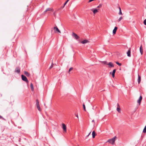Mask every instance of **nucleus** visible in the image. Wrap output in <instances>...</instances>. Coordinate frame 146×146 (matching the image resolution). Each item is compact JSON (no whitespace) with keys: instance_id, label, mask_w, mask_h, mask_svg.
Here are the masks:
<instances>
[{"instance_id":"nucleus-9","label":"nucleus","mask_w":146,"mask_h":146,"mask_svg":"<svg viewBox=\"0 0 146 146\" xmlns=\"http://www.w3.org/2000/svg\"><path fill=\"white\" fill-rule=\"evenodd\" d=\"M127 56L129 57L131 56V48H129L127 52Z\"/></svg>"},{"instance_id":"nucleus-19","label":"nucleus","mask_w":146,"mask_h":146,"mask_svg":"<svg viewBox=\"0 0 146 146\" xmlns=\"http://www.w3.org/2000/svg\"><path fill=\"white\" fill-rule=\"evenodd\" d=\"M117 110L119 113L121 112V110L119 107H117Z\"/></svg>"},{"instance_id":"nucleus-6","label":"nucleus","mask_w":146,"mask_h":146,"mask_svg":"<svg viewBox=\"0 0 146 146\" xmlns=\"http://www.w3.org/2000/svg\"><path fill=\"white\" fill-rule=\"evenodd\" d=\"M142 99V97L141 96H140V97L138 99V100L137 101V102L139 104V105L141 102V101Z\"/></svg>"},{"instance_id":"nucleus-34","label":"nucleus","mask_w":146,"mask_h":146,"mask_svg":"<svg viewBox=\"0 0 146 146\" xmlns=\"http://www.w3.org/2000/svg\"><path fill=\"white\" fill-rule=\"evenodd\" d=\"M78 118V115L77 114H76L75 115Z\"/></svg>"},{"instance_id":"nucleus-26","label":"nucleus","mask_w":146,"mask_h":146,"mask_svg":"<svg viewBox=\"0 0 146 146\" xmlns=\"http://www.w3.org/2000/svg\"><path fill=\"white\" fill-rule=\"evenodd\" d=\"M116 63L119 66H121V63H119V62H116Z\"/></svg>"},{"instance_id":"nucleus-31","label":"nucleus","mask_w":146,"mask_h":146,"mask_svg":"<svg viewBox=\"0 0 146 146\" xmlns=\"http://www.w3.org/2000/svg\"><path fill=\"white\" fill-rule=\"evenodd\" d=\"M107 62L106 61H104L102 62V63L104 64H107Z\"/></svg>"},{"instance_id":"nucleus-15","label":"nucleus","mask_w":146,"mask_h":146,"mask_svg":"<svg viewBox=\"0 0 146 146\" xmlns=\"http://www.w3.org/2000/svg\"><path fill=\"white\" fill-rule=\"evenodd\" d=\"M116 69H115L113 70V71L112 75V76L113 77V78H114L115 76V74L116 72Z\"/></svg>"},{"instance_id":"nucleus-1","label":"nucleus","mask_w":146,"mask_h":146,"mask_svg":"<svg viewBox=\"0 0 146 146\" xmlns=\"http://www.w3.org/2000/svg\"><path fill=\"white\" fill-rule=\"evenodd\" d=\"M116 139V136H115L113 138L108 139L107 141V142L112 144H113Z\"/></svg>"},{"instance_id":"nucleus-37","label":"nucleus","mask_w":146,"mask_h":146,"mask_svg":"<svg viewBox=\"0 0 146 146\" xmlns=\"http://www.w3.org/2000/svg\"><path fill=\"white\" fill-rule=\"evenodd\" d=\"M91 131L89 133V134H88V135H87V137L91 133Z\"/></svg>"},{"instance_id":"nucleus-20","label":"nucleus","mask_w":146,"mask_h":146,"mask_svg":"<svg viewBox=\"0 0 146 146\" xmlns=\"http://www.w3.org/2000/svg\"><path fill=\"white\" fill-rule=\"evenodd\" d=\"M119 15H122V13L121 12V8H120V7H119Z\"/></svg>"},{"instance_id":"nucleus-35","label":"nucleus","mask_w":146,"mask_h":146,"mask_svg":"<svg viewBox=\"0 0 146 146\" xmlns=\"http://www.w3.org/2000/svg\"><path fill=\"white\" fill-rule=\"evenodd\" d=\"M94 0H89V2H90L92 1H93Z\"/></svg>"},{"instance_id":"nucleus-3","label":"nucleus","mask_w":146,"mask_h":146,"mask_svg":"<svg viewBox=\"0 0 146 146\" xmlns=\"http://www.w3.org/2000/svg\"><path fill=\"white\" fill-rule=\"evenodd\" d=\"M53 29L54 30V32L55 33H61L60 31L58 29L56 26L54 27Z\"/></svg>"},{"instance_id":"nucleus-27","label":"nucleus","mask_w":146,"mask_h":146,"mask_svg":"<svg viewBox=\"0 0 146 146\" xmlns=\"http://www.w3.org/2000/svg\"><path fill=\"white\" fill-rule=\"evenodd\" d=\"M83 108H84V111H86V107H85V105L84 104H83Z\"/></svg>"},{"instance_id":"nucleus-29","label":"nucleus","mask_w":146,"mask_h":146,"mask_svg":"<svg viewBox=\"0 0 146 146\" xmlns=\"http://www.w3.org/2000/svg\"><path fill=\"white\" fill-rule=\"evenodd\" d=\"M122 19V17H121L118 19V21L119 22Z\"/></svg>"},{"instance_id":"nucleus-4","label":"nucleus","mask_w":146,"mask_h":146,"mask_svg":"<svg viewBox=\"0 0 146 146\" xmlns=\"http://www.w3.org/2000/svg\"><path fill=\"white\" fill-rule=\"evenodd\" d=\"M72 36L76 39H78L80 38L79 37L77 34L74 33H72Z\"/></svg>"},{"instance_id":"nucleus-8","label":"nucleus","mask_w":146,"mask_h":146,"mask_svg":"<svg viewBox=\"0 0 146 146\" xmlns=\"http://www.w3.org/2000/svg\"><path fill=\"white\" fill-rule=\"evenodd\" d=\"M62 127L64 131L66 132V126L65 124L64 123L62 124Z\"/></svg>"},{"instance_id":"nucleus-2","label":"nucleus","mask_w":146,"mask_h":146,"mask_svg":"<svg viewBox=\"0 0 146 146\" xmlns=\"http://www.w3.org/2000/svg\"><path fill=\"white\" fill-rule=\"evenodd\" d=\"M21 78L22 80L24 81H25L27 83L28 82V81L26 78V77L23 75H21Z\"/></svg>"},{"instance_id":"nucleus-25","label":"nucleus","mask_w":146,"mask_h":146,"mask_svg":"<svg viewBox=\"0 0 146 146\" xmlns=\"http://www.w3.org/2000/svg\"><path fill=\"white\" fill-rule=\"evenodd\" d=\"M143 132L144 133H145L146 132V125L145 126V127L143 130Z\"/></svg>"},{"instance_id":"nucleus-11","label":"nucleus","mask_w":146,"mask_h":146,"mask_svg":"<svg viewBox=\"0 0 146 146\" xmlns=\"http://www.w3.org/2000/svg\"><path fill=\"white\" fill-rule=\"evenodd\" d=\"M117 29V27H114V29H113V35H114L115 34Z\"/></svg>"},{"instance_id":"nucleus-5","label":"nucleus","mask_w":146,"mask_h":146,"mask_svg":"<svg viewBox=\"0 0 146 146\" xmlns=\"http://www.w3.org/2000/svg\"><path fill=\"white\" fill-rule=\"evenodd\" d=\"M98 9H91V10L93 11V13L95 14L98 11Z\"/></svg>"},{"instance_id":"nucleus-42","label":"nucleus","mask_w":146,"mask_h":146,"mask_svg":"<svg viewBox=\"0 0 146 146\" xmlns=\"http://www.w3.org/2000/svg\"><path fill=\"white\" fill-rule=\"evenodd\" d=\"M44 106L45 105V104H44Z\"/></svg>"},{"instance_id":"nucleus-16","label":"nucleus","mask_w":146,"mask_h":146,"mask_svg":"<svg viewBox=\"0 0 146 146\" xmlns=\"http://www.w3.org/2000/svg\"><path fill=\"white\" fill-rule=\"evenodd\" d=\"M141 77L138 74V84H140L141 81Z\"/></svg>"},{"instance_id":"nucleus-17","label":"nucleus","mask_w":146,"mask_h":146,"mask_svg":"<svg viewBox=\"0 0 146 146\" xmlns=\"http://www.w3.org/2000/svg\"><path fill=\"white\" fill-rule=\"evenodd\" d=\"M96 135V134L95 131H93L92 132V137L93 138H94L95 137Z\"/></svg>"},{"instance_id":"nucleus-40","label":"nucleus","mask_w":146,"mask_h":146,"mask_svg":"<svg viewBox=\"0 0 146 146\" xmlns=\"http://www.w3.org/2000/svg\"><path fill=\"white\" fill-rule=\"evenodd\" d=\"M69 0H67L65 2L67 3Z\"/></svg>"},{"instance_id":"nucleus-24","label":"nucleus","mask_w":146,"mask_h":146,"mask_svg":"<svg viewBox=\"0 0 146 146\" xmlns=\"http://www.w3.org/2000/svg\"><path fill=\"white\" fill-rule=\"evenodd\" d=\"M36 106L39 105V102L38 100H36Z\"/></svg>"},{"instance_id":"nucleus-41","label":"nucleus","mask_w":146,"mask_h":146,"mask_svg":"<svg viewBox=\"0 0 146 146\" xmlns=\"http://www.w3.org/2000/svg\"><path fill=\"white\" fill-rule=\"evenodd\" d=\"M92 122H94V120H92Z\"/></svg>"},{"instance_id":"nucleus-38","label":"nucleus","mask_w":146,"mask_h":146,"mask_svg":"<svg viewBox=\"0 0 146 146\" xmlns=\"http://www.w3.org/2000/svg\"><path fill=\"white\" fill-rule=\"evenodd\" d=\"M117 107H119V104H117Z\"/></svg>"},{"instance_id":"nucleus-36","label":"nucleus","mask_w":146,"mask_h":146,"mask_svg":"<svg viewBox=\"0 0 146 146\" xmlns=\"http://www.w3.org/2000/svg\"><path fill=\"white\" fill-rule=\"evenodd\" d=\"M67 3H66V2L64 3V6L63 7H64L65 5H66V4Z\"/></svg>"},{"instance_id":"nucleus-23","label":"nucleus","mask_w":146,"mask_h":146,"mask_svg":"<svg viewBox=\"0 0 146 146\" xmlns=\"http://www.w3.org/2000/svg\"><path fill=\"white\" fill-rule=\"evenodd\" d=\"M73 69V68L72 67H71V68H70L68 70V73L69 74H70V71Z\"/></svg>"},{"instance_id":"nucleus-21","label":"nucleus","mask_w":146,"mask_h":146,"mask_svg":"<svg viewBox=\"0 0 146 146\" xmlns=\"http://www.w3.org/2000/svg\"><path fill=\"white\" fill-rule=\"evenodd\" d=\"M31 87L32 90L33 91L34 90V88L33 87V85L32 83H31Z\"/></svg>"},{"instance_id":"nucleus-14","label":"nucleus","mask_w":146,"mask_h":146,"mask_svg":"<svg viewBox=\"0 0 146 146\" xmlns=\"http://www.w3.org/2000/svg\"><path fill=\"white\" fill-rule=\"evenodd\" d=\"M88 40H85L81 42L82 44H84L88 43Z\"/></svg>"},{"instance_id":"nucleus-7","label":"nucleus","mask_w":146,"mask_h":146,"mask_svg":"<svg viewBox=\"0 0 146 146\" xmlns=\"http://www.w3.org/2000/svg\"><path fill=\"white\" fill-rule=\"evenodd\" d=\"M107 65L109 66V68L113 67L114 66L113 64L111 62H109L107 64Z\"/></svg>"},{"instance_id":"nucleus-43","label":"nucleus","mask_w":146,"mask_h":146,"mask_svg":"<svg viewBox=\"0 0 146 146\" xmlns=\"http://www.w3.org/2000/svg\"><path fill=\"white\" fill-rule=\"evenodd\" d=\"M110 74H111V72H110Z\"/></svg>"},{"instance_id":"nucleus-13","label":"nucleus","mask_w":146,"mask_h":146,"mask_svg":"<svg viewBox=\"0 0 146 146\" xmlns=\"http://www.w3.org/2000/svg\"><path fill=\"white\" fill-rule=\"evenodd\" d=\"M20 69L19 68L17 67L15 69V72L19 73L20 72Z\"/></svg>"},{"instance_id":"nucleus-10","label":"nucleus","mask_w":146,"mask_h":146,"mask_svg":"<svg viewBox=\"0 0 146 146\" xmlns=\"http://www.w3.org/2000/svg\"><path fill=\"white\" fill-rule=\"evenodd\" d=\"M140 52L141 54H142L143 51V47L142 46V45L141 44L140 47V49H139Z\"/></svg>"},{"instance_id":"nucleus-12","label":"nucleus","mask_w":146,"mask_h":146,"mask_svg":"<svg viewBox=\"0 0 146 146\" xmlns=\"http://www.w3.org/2000/svg\"><path fill=\"white\" fill-rule=\"evenodd\" d=\"M53 9H52L50 8H48L47 9L44 11V13H45L46 12L48 11H52Z\"/></svg>"},{"instance_id":"nucleus-18","label":"nucleus","mask_w":146,"mask_h":146,"mask_svg":"<svg viewBox=\"0 0 146 146\" xmlns=\"http://www.w3.org/2000/svg\"><path fill=\"white\" fill-rule=\"evenodd\" d=\"M24 73L25 74L28 76H29L30 75V74L26 71H25Z\"/></svg>"},{"instance_id":"nucleus-32","label":"nucleus","mask_w":146,"mask_h":146,"mask_svg":"<svg viewBox=\"0 0 146 146\" xmlns=\"http://www.w3.org/2000/svg\"><path fill=\"white\" fill-rule=\"evenodd\" d=\"M53 67V65H52V64L51 65V66H50V69H51V68H52Z\"/></svg>"},{"instance_id":"nucleus-39","label":"nucleus","mask_w":146,"mask_h":146,"mask_svg":"<svg viewBox=\"0 0 146 146\" xmlns=\"http://www.w3.org/2000/svg\"><path fill=\"white\" fill-rule=\"evenodd\" d=\"M69 0H67L65 2L67 3Z\"/></svg>"},{"instance_id":"nucleus-22","label":"nucleus","mask_w":146,"mask_h":146,"mask_svg":"<svg viewBox=\"0 0 146 146\" xmlns=\"http://www.w3.org/2000/svg\"><path fill=\"white\" fill-rule=\"evenodd\" d=\"M37 106V109H38V110L40 111H41V109H40V105H37V106Z\"/></svg>"},{"instance_id":"nucleus-30","label":"nucleus","mask_w":146,"mask_h":146,"mask_svg":"<svg viewBox=\"0 0 146 146\" xmlns=\"http://www.w3.org/2000/svg\"><path fill=\"white\" fill-rule=\"evenodd\" d=\"M143 23L145 25H146V19L144 20Z\"/></svg>"},{"instance_id":"nucleus-33","label":"nucleus","mask_w":146,"mask_h":146,"mask_svg":"<svg viewBox=\"0 0 146 146\" xmlns=\"http://www.w3.org/2000/svg\"><path fill=\"white\" fill-rule=\"evenodd\" d=\"M0 118H2L3 119L5 120V119L3 118L0 115Z\"/></svg>"},{"instance_id":"nucleus-28","label":"nucleus","mask_w":146,"mask_h":146,"mask_svg":"<svg viewBox=\"0 0 146 146\" xmlns=\"http://www.w3.org/2000/svg\"><path fill=\"white\" fill-rule=\"evenodd\" d=\"M102 6V5L101 4H100L99 6H98L97 8H101Z\"/></svg>"}]
</instances>
